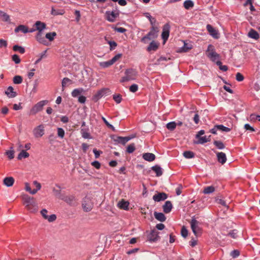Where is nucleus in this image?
Segmentation results:
<instances>
[{"label":"nucleus","mask_w":260,"mask_h":260,"mask_svg":"<svg viewBox=\"0 0 260 260\" xmlns=\"http://www.w3.org/2000/svg\"><path fill=\"white\" fill-rule=\"evenodd\" d=\"M176 126L177 124H176L175 121L170 122L166 125L167 128L171 131H174L175 129Z\"/></svg>","instance_id":"41"},{"label":"nucleus","mask_w":260,"mask_h":260,"mask_svg":"<svg viewBox=\"0 0 260 260\" xmlns=\"http://www.w3.org/2000/svg\"><path fill=\"white\" fill-rule=\"evenodd\" d=\"M16 33L21 31L24 34L28 32V27L24 25H19L15 28L14 30Z\"/></svg>","instance_id":"27"},{"label":"nucleus","mask_w":260,"mask_h":260,"mask_svg":"<svg viewBox=\"0 0 260 260\" xmlns=\"http://www.w3.org/2000/svg\"><path fill=\"white\" fill-rule=\"evenodd\" d=\"M109 92L108 88H103L99 90L96 94H95L93 97L92 100L94 102H97L100 99H101L104 94Z\"/></svg>","instance_id":"9"},{"label":"nucleus","mask_w":260,"mask_h":260,"mask_svg":"<svg viewBox=\"0 0 260 260\" xmlns=\"http://www.w3.org/2000/svg\"><path fill=\"white\" fill-rule=\"evenodd\" d=\"M57 135L59 137L63 138L64 136V131L63 128L58 127L57 128Z\"/></svg>","instance_id":"57"},{"label":"nucleus","mask_w":260,"mask_h":260,"mask_svg":"<svg viewBox=\"0 0 260 260\" xmlns=\"http://www.w3.org/2000/svg\"><path fill=\"white\" fill-rule=\"evenodd\" d=\"M113 99L117 104H119L122 101V96L120 94H115L113 95Z\"/></svg>","instance_id":"49"},{"label":"nucleus","mask_w":260,"mask_h":260,"mask_svg":"<svg viewBox=\"0 0 260 260\" xmlns=\"http://www.w3.org/2000/svg\"><path fill=\"white\" fill-rule=\"evenodd\" d=\"M206 28L209 34L214 38L217 39L219 38L218 31L211 25L207 24Z\"/></svg>","instance_id":"16"},{"label":"nucleus","mask_w":260,"mask_h":260,"mask_svg":"<svg viewBox=\"0 0 260 260\" xmlns=\"http://www.w3.org/2000/svg\"><path fill=\"white\" fill-rule=\"evenodd\" d=\"M217 128L219 131L229 132L231 131V128L226 127L222 124H217Z\"/></svg>","instance_id":"44"},{"label":"nucleus","mask_w":260,"mask_h":260,"mask_svg":"<svg viewBox=\"0 0 260 260\" xmlns=\"http://www.w3.org/2000/svg\"><path fill=\"white\" fill-rule=\"evenodd\" d=\"M170 26L168 23L165 24L163 26L161 38L165 43L168 39L170 34Z\"/></svg>","instance_id":"8"},{"label":"nucleus","mask_w":260,"mask_h":260,"mask_svg":"<svg viewBox=\"0 0 260 260\" xmlns=\"http://www.w3.org/2000/svg\"><path fill=\"white\" fill-rule=\"evenodd\" d=\"M48 211L43 209L41 211V214L45 219L48 220L49 222H53L56 219V216L55 214H52L50 216L47 215Z\"/></svg>","instance_id":"10"},{"label":"nucleus","mask_w":260,"mask_h":260,"mask_svg":"<svg viewBox=\"0 0 260 260\" xmlns=\"http://www.w3.org/2000/svg\"><path fill=\"white\" fill-rule=\"evenodd\" d=\"M3 183L7 187L12 186L14 183V179L12 177H7L4 179Z\"/></svg>","instance_id":"23"},{"label":"nucleus","mask_w":260,"mask_h":260,"mask_svg":"<svg viewBox=\"0 0 260 260\" xmlns=\"http://www.w3.org/2000/svg\"><path fill=\"white\" fill-rule=\"evenodd\" d=\"M52 191L54 193V195L58 199L61 200V198H63V194H61V190H57L55 188H53L52 189Z\"/></svg>","instance_id":"48"},{"label":"nucleus","mask_w":260,"mask_h":260,"mask_svg":"<svg viewBox=\"0 0 260 260\" xmlns=\"http://www.w3.org/2000/svg\"><path fill=\"white\" fill-rule=\"evenodd\" d=\"M100 64L101 67H102L104 68H108V67L112 66L113 64V63L111 62V60H109L107 61L101 62H100Z\"/></svg>","instance_id":"52"},{"label":"nucleus","mask_w":260,"mask_h":260,"mask_svg":"<svg viewBox=\"0 0 260 260\" xmlns=\"http://www.w3.org/2000/svg\"><path fill=\"white\" fill-rule=\"evenodd\" d=\"M138 90V86L136 84H134L129 87V90H130V91H131L132 92H135Z\"/></svg>","instance_id":"64"},{"label":"nucleus","mask_w":260,"mask_h":260,"mask_svg":"<svg viewBox=\"0 0 260 260\" xmlns=\"http://www.w3.org/2000/svg\"><path fill=\"white\" fill-rule=\"evenodd\" d=\"M71 82H72L71 80H70L68 78H67V77L64 78L62 79V82H61L62 90L64 89L65 87L67 86V84L68 83H69V82L71 83Z\"/></svg>","instance_id":"54"},{"label":"nucleus","mask_w":260,"mask_h":260,"mask_svg":"<svg viewBox=\"0 0 260 260\" xmlns=\"http://www.w3.org/2000/svg\"><path fill=\"white\" fill-rule=\"evenodd\" d=\"M48 103V101L43 100L40 101L35 105L32 108L30 109L29 112V115H34L38 112L41 111L44 107V106Z\"/></svg>","instance_id":"4"},{"label":"nucleus","mask_w":260,"mask_h":260,"mask_svg":"<svg viewBox=\"0 0 260 260\" xmlns=\"http://www.w3.org/2000/svg\"><path fill=\"white\" fill-rule=\"evenodd\" d=\"M119 13L118 12H114V11H106L105 16L106 19L111 22L115 21L116 18L119 16Z\"/></svg>","instance_id":"7"},{"label":"nucleus","mask_w":260,"mask_h":260,"mask_svg":"<svg viewBox=\"0 0 260 260\" xmlns=\"http://www.w3.org/2000/svg\"><path fill=\"white\" fill-rule=\"evenodd\" d=\"M163 211L165 213H170L173 208L172 204L171 201H167L162 206Z\"/></svg>","instance_id":"20"},{"label":"nucleus","mask_w":260,"mask_h":260,"mask_svg":"<svg viewBox=\"0 0 260 260\" xmlns=\"http://www.w3.org/2000/svg\"><path fill=\"white\" fill-rule=\"evenodd\" d=\"M168 198V195L165 192H159L153 196V200L155 202L164 201Z\"/></svg>","instance_id":"15"},{"label":"nucleus","mask_w":260,"mask_h":260,"mask_svg":"<svg viewBox=\"0 0 260 260\" xmlns=\"http://www.w3.org/2000/svg\"><path fill=\"white\" fill-rule=\"evenodd\" d=\"M190 223L191 229L194 235L198 236V234L202 233L201 228L199 226V222L197 221L194 217H192Z\"/></svg>","instance_id":"5"},{"label":"nucleus","mask_w":260,"mask_h":260,"mask_svg":"<svg viewBox=\"0 0 260 260\" xmlns=\"http://www.w3.org/2000/svg\"><path fill=\"white\" fill-rule=\"evenodd\" d=\"M216 64L217 66H219V68L220 70L224 71V72L228 71V66H225V65H222L221 61H220V60L217 61Z\"/></svg>","instance_id":"46"},{"label":"nucleus","mask_w":260,"mask_h":260,"mask_svg":"<svg viewBox=\"0 0 260 260\" xmlns=\"http://www.w3.org/2000/svg\"><path fill=\"white\" fill-rule=\"evenodd\" d=\"M7 46L8 43L7 41L3 39H0V48H2L3 47L6 48L7 47Z\"/></svg>","instance_id":"62"},{"label":"nucleus","mask_w":260,"mask_h":260,"mask_svg":"<svg viewBox=\"0 0 260 260\" xmlns=\"http://www.w3.org/2000/svg\"><path fill=\"white\" fill-rule=\"evenodd\" d=\"M136 149L135 145L134 143H132L128 145L126 148V152L128 153H133Z\"/></svg>","instance_id":"47"},{"label":"nucleus","mask_w":260,"mask_h":260,"mask_svg":"<svg viewBox=\"0 0 260 260\" xmlns=\"http://www.w3.org/2000/svg\"><path fill=\"white\" fill-rule=\"evenodd\" d=\"M129 202L122 200L118 203V207L121 209L125 210L128 209Z\"/></svg>","instance_id":"24"},{"label":"nucleus","mask_w":260,"mask_h":260,"mask_svg":"<svg viewBox=\"0 0 260 260\" xmlns=\"http://www.w3.org/2000/svg\"><path fill=\"white\" fill-rule=\"evenodd\" d=\"M227 235L230 236L233 239H236L238 237V231L236 230H232Z\"/></svg>","instance_id":"50"},{"label":"nucleus","mask_w":260,"mask_h":260,"mask_svg":"<svg viewBox=\"0 0 260 260\" xmlns=\"http://www.w3.org/2000/svg\"><path fill=\"white\" fill-rule=\"evenodd\" d=\"M36 39L40 44L45 46H48L49 42L46 40L45 37H43L42 32H38L36 36Z\"/></svg>","instance_id":"12"},{"label":"nucleus","mask_w":260,"mask_h":260,"mask_svg":"<svg viewBox=\"0 0 260 260\" xmlns=\"http://www.w3.org/2000/svg\"><path fill=\"white\" fill-rule=\"evenodd\" d=\"M122 56V54L119 53L115 55L111 59H110L111 62L113 63V64L118 60Z\"/></svg>","instance_id":"59"},{"label":"nucleus","mask_w":260,"mask_h":260,"mask_svg":"<svg viewBox=\"0 0 260 260\" xmlns=\"http://www.w3.org/2000/svg\"><path fill=\"white\" fill-rule=\"evenodd\" d=\"M13 50L14 51L19 52L21 54L24 53L25 51L24 47L19 46L18 45H15L13 46Z\"/></svg>","instance_id":"36"},{"label":"nucleus","mask_w":260,"mask_h":260,"mask_svg":"<svg viewBox=\"0 0 260 260\" xmlns=\"http://www.w3.org/2000/svg\"><path fill=\"white\" fill-rule=\"evenodd\" d=\"M181 234L183 238H186L188 235V230L184 226L181 229Z\"/></svg>","instance_id":"58"},{"label":"nucleus","mask_w":260,"mask_h":260,"mask_svg":"<svg viewBox=\"0 0 260 260\" xmlns=\"http://www.w3.org/2000/svg\"><path fill=\"white\" fill-rule=\"evenodd\" d=\"M215 190V187L213 186L205 187L203 191L204 194H210L213 193Z\"/></svg>","instance_id":"35"},{"label":"nucleus","mask_w":260,"mask_h":260,"mask_svg":"<svg viewBox=\"0 0 260 260\" xmlns=\"http://www.w3.org/2000/svg\"><path fill=\"white\" fill-rule=\"evenodd\" d=\"M0 18L5 22H10V16L6 13L0 10Z\"/></svg>","instance_id":"34"},{"label":"nucleus","mask_w":260,"mask_h":260,"mask_svg":"<svg viewBox=\"0 0 260 260\" xmlns=\"http://www.w3.org/2000/svg\"><path fill=\"white\" fill-rule=\"evenodd\" d=\"M80 133L82 137L84 139H91V137L89 133V129L87 127L81 128Z\"/></svg>","instance_id":"22"},{"label":"nucleus","mask_w":260,"mask_h":260,"mask_svg":"<svg viewBox=\"0 0 260 260\" xmlns=\"http://www.w3.org/2000/svg\"><path fill=\"white\" fill-rule=\"evenodd\" d=\"M5 93L9 98H13L16 96L17 93L14 91L12 86H9L5 91Z\"/></svg>","instance_id":"17"},{"label":"nucleus","mask_w":260,"mask_h":260,"mask_svg":"<svg viewBox=\"0 0 260 260\" xmlns=\"http://www.w3.org/2000/svg\"><path fill=\"white\" fill-rule=\"evenodd\" d=\"M12 60L15 62V63L18 64L20 62V58L19 56L17 54H14L12 56Z\"/></svg>","instance_id":"60"},{"label":"nucleus","mask_w":260,"mask_h":260,"mask_svg":"<svg viewBox=\"0 0 260 260\" xmlns=\"http://www.w3.org/2000/svg\"><path fill=\"white\" fill-rule=\"evenodd\" d=\"M158 234L159 233L156 230H152L150 233L148 235V240L151 242L158 241L160 239Z\"/></svg>","instance_id":"11"},{"label":"nucleus","mask_w":260,"mask_h":260,"mask_svg":"<svg viewBox=\"0 0 260 260\" xmlns=\"http://www.w3.org/2000/svg\"><path fill=\"white\" fill-rule=\"evenodd\" d=\"M35 26H36V29L38 32H42L46 28V23L40 21H36L35 23Z\"/></svg>","instance_id":"18"},{"label":"nucleus","mask_w":260,"mask_h":260,"mask_svg":"<svg viewBox=\"0 0 260 260\" xmlns=\"http://www.w3.org/2000/svg\"><path fill=\"white\" fill-rule=\"evenodd\" d=\"M197 139H198L199 140L198 141L194 142V143L196 144H203L210 141V140L207 139L206 136L200 137L199 138H197Z\"/></svg>","instance_id":"40"},{"label":"nucleus","mask_w":260,"mask_h":260,"mask_svg":"<svg viewBox=\"0 0 260 260\" xmlns=\"http://www.w3.org/2000/svg\"><path fill=\"white\" fill-rule=\"evenodd\" d=\"M61 200L71 206H74L76 204L75 197L73 195L63 196V198H61Z\"/></svg>","instance_id":"13"},{"label":"nucleus","mask_w":260,"mask_h":260,"mask_svg":"<svg viewBox=\"0 0 260 260\" xmlns=\"http://www.w3.org/2000/svg\"><path fill=\"white\" fill-rule=\"evenodd\" d=\"M84 92V90L82 88H79L74 89L71 94L73 97L76 98Z\"/></svg>","instance_id":"32"},{"label":"nucleus","mask_w":260,"mask_h":260,"mask_svg":"<svg viewBox=\"0 0 260 260\" xmlns=\"http://www.w3.org/2000/svg\"><path fill=\"white\" fill-rule=\"evenodd\" d=\"M248 36L249 38L254 39L256 40H258L259 38V35L256 30H255L253 29H251L249 30L248 34Z\"/></svg>","instance_id":"25"},{"label":"nucleus","mask_w":260,"mask_h":260,"mask_svg":"<svg viewBox=\"0 0 260 260\" xmlns=\"http://www.w3.org/2000/svg\"><path fill=\"white\" fill-rule=\"evenodd\" d=\"M158 43L153 41L150 43L149 45L148 46L147 50L149 52L151 51H155L158 49Z\"/></svg>","instance_id":"28"},{"label":"nucleus","mask_w":260,"mask_h":260,"mask_svg":"<svg viewBox=\"0 0 260 260\" xmlns=\"http://www.w3.org/2000/svg\"><path fill=\"white\" fill-rule=\"evenodd\" d=\"M183 156L186 158H192L194 157V153L191 151H186L183 153Z\"/></svg>","instance_id":"43"},{"label":"nucleus","mask_w":260,"mask_h":260,"mask_svg":"<svg viewBox=\"0 0 260 260\" xmlns=\"http://www.w3.org/2000/svg\"><path fill=\"white\" fill-rule=\"evenodd\" d=\"M192 48L191 45L184 43V45L180 48V52H186L191 49Z\"/></svg>","instance_id":"38"},{"label":"nucleus","mask_w":260,"mask_h":260,"mask_svg":"<svg viewBox=\"0 0 260 260\" xmlns=\"http://www.w3.org/2000/svg\"><path fill=\"white\" fill-rule=\"evenodd\" d=\"M183 6L186 10H189L194 6L193 2L191 0H186L183 3Z\"/></svg>","instance_id":"33"},{"label":"nucleus","mask_w":260,"mask_h":260,"mask_svg":"<svg viewBox=\"0 0 260 260\" xmlns=\"http://www.w3.org/2000/svg\"><path fill=\"white\" fill-rule=\"evenodd\" d=\"M30 212L35 213L38 210V206L36 202L31 204V206H27L26 208Z\"/></svg>","instance_id":"30"},{"label":"nucleus","mask_w":260,"mask_h":260,"mask_svg":"<svg viewBox=\"0 0 260 260\" xmlns=\"http://www.w3.org/2000/svg\"><path fill=\"white\" fill-rule=\"evenodd\" d=\"M13 83L16 84H21L22 82V77L19 75L15 76L13 79Z\"/></svg>","instance_id":"45"},{"label":"nucleus","mask_w":260,"mask_h":260,"mask_svg":"<svg viewBox=\"0 0 260 260\" xmlns=\"http://www.w3.org/2000/svg\"><path fill=\"white\" fill-rule=\"evenodd\" d=\"M154 215L155 218L159 221L164 222L166 220V217L162 213L154 212Z\"/></svg>","instance_id":"26"},{"label":"nucleus","mask_w":260,"mask_h":260,"mask_svg":"<svg viewBox=\"0 0 260 260\" xmlns=\"http://www.w3.org/2000/svg\"><path fill=\"white\" fill-rule=\"evenodd\" d=\"M57 35L56 33L54 31L47 33L45 35V39H47L49 41L51 42L54 40V37Z\"/></svg>","instance_id":"37"},{"label":"nucleus","mask_w":260,"mask_h":260,"mask_svg":"<svg viewBox=\"0 0 260 260\" xmlns=\"http://www.w3.org/2000/svg\"><path fill=\"white\" fill-rule=\"evenodd\" d=\"M82 206L84 211L88 212L90 211L93 207V203L92 198L89 196H85L82 201Z\"/></svg>","instance_id":"3"},{"label":"nucleus","mask_w":260,"mask_h":260,"mask_svg":"<svg viewBox=\"0 0 260 260\" xmlns=\"http://www.w3.org/2000/svg\"><path fill=\"white\" fill-rule=\"evenodd\" d=\"M158 28L157 27L152 26L150 31L141 39V42L146 44L148 40L155 39L158 36Z\"/></svg>","instance_id":"1"},{"label":"nucleus","mask_w":260,"mask_h":260,"mask_svg":"<svg viewBox=\"0 0 260 260\" xmlns=\"http://www.w3.org/2000/svg\"><path fill=\"white\" fill-rule=\"evenodd\" d=\"M29 154L28 152H27L26 151L23 150H22L19 154H18L17 156V158L19 160L21 159L22 158H27L29 156Z\"/></svg>","instance_id":"39"},{"label":"nucleus","mask_w":260,"mask_h":260,"mask_svg":"<svg viewBox=\"0 0 260 260\" xmlns=\"http://www.w3.org/2000/svg\"><path fill=\"white\" fill-rule=\"evenodd\" d=\"M151 169L156 173L157 177H159L162 174V170L161 168L158 165H155L152 167Z\"/></svg>","instance_id":"29"},{"label":"nucleus","mask_w":260,"mask_h":260,"mask_svg":"<svg viewBox=\"0 0 260 260\" xmlns=\"http://www.w3.org/2000/svg\"><path fill=\"white\" fill-rule=\"evenodd\" d=\"M14 151L13 150H8L6 152V155L8 156L9 159H12L14 158Z\"/></svg>","instance_id":"56"},{"label":"nucleus","mask_w":260,"mask_h":260,"mask_svg":"<svg viewBox=\"0 0 260 260\" xmlns=\"http://www.w3.org/2000/svg\"><path fill=\"white\" fill-rule=\"evenodd\" d=\"M135 136H132V137H122L121 140L120 141V144L124 145L125 143H126L129 140L132 139V138H134Z\"/></svg>","instance_id":"53"},{"label":"nucleus","mask_w":260,"mask_h":260,"mask_svg":"<svg viewBox=\"0 0 260 260\" xmlns=\"http://www.w3.org/2000/svg\"><path fill=\"white\" fill-rule=\"evenodd\" d=\"M102 119L108 128L111 129L113 131H115L114 127L112 124H110L104 117L102 116Z\"/></svg>","instance_id":"55"},{"label":"nucleus","mask_w":260,"mask_h":260,"mask_svg":"<svg viewBox=\"0 0 260 260\" xmlns=\"http://www.w3.org/2000/svg\"><path fill=\"white\" fill-rule=\"evenodd\" d=\"M23 204L24 205H25L26 208L27 206H31V204L35 202L33 198H30L29 197H26L23 198Z\"/></svg>","instance_id":"31"},{"label":"nucleus","mask_w":260,"mask_h":260,"mask_svg":"<svg viewBox=\"0 0 260 260\" xmlns=\"http://www.w3.org/2000/svg\"><path fill=\"white\" fill-rule=\"evenodd\" d=\"M207 56L213 62L219 60L220 55L216 52L214 47L212 45H209L206 51Z\"/></svg>","instance_id":"2"},{"label":"nucleus","mask_w":260,"mask_h":260,"mask_svg":"<svg viewBox=\"0 0 260 260\" xmlns=\"http://www.w3.org/2000/svg\"><path fill=\"white\" fill-rule=\"evenodd\" d=\"M213 144L219 149H223L225 148L224 144L220 141L215 140Z\"/></svg>","instance_id":"42"},{"label":"nucleus","mask_w":260,"mask_h":260,"mask_svg":"<svg viewBox=\"0 0 260 260\" xmlns=\"http://www.w3.org/2000/svg\"><path fill=\"white\" fill-rule=\"evenodd\" d=\"M44 128L43 124H40L35 127L32 131L34 137L36 138L42 137L44 134Z\"/></svg>","instance_id":"6"},{"label":"nucleus","mask_w":260,"mask_h":260,"mask_svg":"<svg viewBox=\"0 0 260 260\" xmlns=\"http://www.w3.org/2000/svg\"><path fill=\"white\" fill-rule=\"evenodd\" d=\"M217 160L219 163H221L222 165L225 163L227 159L226 155L224 153L222 152H217L216 153Z\"/></svg>","instance_id":"19"},{"label":"nucleus","mask_w":260,"mask_h":260,"mask_svg":"<svg viewBox=\"0 0 260 260\" xmlns=\"http://www.w3.org/2000/svg\"><path fill=\"white\" fill-rule=\"evenodd\" d=\"M142 157L148 161H152L155 159V155L152 153H145L143 154Z\"/></svg>","instance_id":"21"},{"label":"nucleus","mask_w":260,"mask_h":260,"mask_svg":"<svg viewBox=\"0 0 260 260\" xmlns=\"http://www.w3.org/2000/svg\"><path fill=\"white\" fill-rule=\"evenodd\" d=\"M230 255L233 258H236L240 255V252L238 250H234L231 251Z\"/></svg>","instance_id":"61"},{"label":"nucleus","mask_w":260,"mask_h":260,"mask_svg":"<svg viewBox=\"0 0 260 260\" xmlns=\"http://www.w3.org/2000/svg\"><path fill=\"white\" fill-rule=\"evenodd\" d=\"M47 50H46L45 51H44L43 52H42L40 55H39V58L35 61V64H38L39 62L41 61V60L43 58H45L46 57V53L47 52Z\"/></svg>","instance_id":"51"},{"label":"nucleus","mask_w":260,"mask_h":260,"mask_svg":"<svg viewBox=\"0 0 260 260\" xmlns=\"http://www.w3.org/2000/svg\"><path fill=\"white\" fill-rule=\"evenodd\" d=\"M125 74L130 80H133L136 79L137 75V72L135 69H129L126 70L125 71Z\"/></svg>","instance_id":"14"},{"label":"nucleus","mask_w":260,"mask_h":260,"mask_svg":"<svg viewBox=\"0 0 260 260\" xmlns=\"http://www.w3.org/2000/svg\"><path fill=\"white\" fill-rule=\"evenodd\" d=\"M236 80L239 82L242 81L244 78L243 75L240 73H237L236 75Z\"/></svg>","instance_id":"63"}]
</instances>
